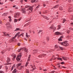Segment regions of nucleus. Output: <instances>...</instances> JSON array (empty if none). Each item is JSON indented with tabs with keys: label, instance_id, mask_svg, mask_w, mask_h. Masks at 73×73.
<instances>
[{
	"label": "nucleus",
	"instance_id": "obj_30",
	"mask_svg": "<svg viewBox=\"0 0 73 73\" xmlns=\"http://www.w3.org/2000/svg\"><path fill=\"white\" fill-rule=\"evenodd\" d=\"M66 32H67V33H68V34H69V33H70V31L69 30H67Z\"/></svg>",
	"mask_w": 73,
	"mask_h": 73
},
{
	"label": "nucleus",
	"instance_id": "obj_6",
	"mask_svg": "<svg viewBox=\"0 0 73 73\" xmlns=\"http://www.w3.org/2000/svg\"><path fill=\"white\" fill-rule=\"evenodd\" d=\"M55 34L56 35L58 36V35H62V33L59 32H56L55 33Z\"/></svg>",
	"mask_w": 73,
	"mask_h": 73
},
{
	"label": "nucleus",
	"instance_id": "obj_63",
	"mask_svg": "<svg viewBox=\"0 0 73 73\" xmlns=\"http://www.w3.org/2000/svg\"><path fill=\"white\" fill-rule=\"evenodd\" d=\"M23 1V0H21V2H22Z\"/></svg>",
	"mask_w": 73,
	"mask_h": 73
},
{
	"label": "nucleus",
	"instance_id": "obj_24",
	"mask_svg": "<svg viewBox=\"0 0 73 73\" xmlns=\"http://www.w3.org/2000/svg\"><path fill=\"white\" fill-rule=\"evenodd\" d=\"M57 59L59 60H60L61 61H62V58L58 57L57 58Z\"/></svg>",
	"mask_w": 73,
	"mask_h": 73
},
{
	"label": "nucleus",
	"instance_id": "obj_61",
	"mask_svg": "<svg viewBox=\"0 0 73 73\" xmlns=\"http://www.w3.org/2000/svg\"><path fill=\"white\" fill-rule=\"evenodd\" d=\"M23 68V66H21V68Z\"/></svg>",
	"mask_w": 73,
	"mask_h": 73
},
{
	"label": "nucleus",
	"instance_id": "obj_13",
	"mask_svg": "<svg viewBox=\"0 0 73 73\" xmlns=\"http://www.w3.org/2000/svg\"><path fill=\"white\" fill-rule=\"evenodd\" d=\"M7 63H8V62H9V61H11V59H10V58H9V57H7Z\"/></svg>",
	"mask_w": 73,
	"mask_h": 73
},
{
	"label": "nucleus",
	"instance_id": "obj_11",
	"mask_svg": "<svg viewBox=\"0 0 73 73\" xmlns=\"http://www.w3.org/2000/svg\"><path fill=\"white\" fill-rule=\"evenodd\" d=\"M31 55L30 54L29 55V57H28V58L27 59V61H30V60H31Z\"/></svg>",
	"mask_w": 73,
	"mask_h": 73
},
{
	"label": "nucleus",
	"instance_id": "obj_23",
	"mask_svg": "<svg viewBox=\"0 0 73 73\" xmlns=\"http://www.w3.org/2000/svg\"><path fill=\"white\" fill-rule=\"evenodd\" d=\"M61 26H60V25H58V29H60L61 28Z\"/></svg>",
	"mask_w": 73,
	"mask_h": 73
},
{
	"label": "nucleus",
	"instance_id": "obj_34",
	"mask_svg": "<svg viewBox=\"0 0 73 73\" xmlns=\"http://www.w3.org/2000/svg\"><path fill=\"white\" fill-rule=\"evenodd\" d=\"M59 9H60V10H61V11H62V10L63 9L62 8V7H59Z\"/></svg>",
	"mask_w": 73,
	"mask_h": 73
},
{
	"label": "nucleus",
	"instance_id": "obj_5",
	"mask_svg": "<svg viewBox=\"0 0 73 73\" xmlns=\"http://www.w3.org/2000/svg\"><path fill=\"white\" fill-rule=\"evenodd\" d=\"M3 34L4 36H7V37H10L9 35L8 34V33L6 32H3Z\"/></svg>",
	"mask_w": 73,
	"mask_h": 73
},
{
	"label": "nucleus",
	"instance_id": "obj_41",
	"mask_svg": "<svg viewBox=\"0 0 73 73\" xmlns=\"http://www.w3.org/2000/svg\"><path fill=\"white\" fill-rule=\"evenodd\" d=\"M21 49H22V48H20V49H19V50L18 51V52H20V50H21Z\"/></svg>",
	"mask_w": 73,
	"mask_h": 73
},
{
	"label": "nucleus",
	"instance_id": "obj_10",
	"mask_svg": "<svg viewBox=\"0 0 73 73\" xmlns=\"http://www.w3.org/2000/svg\"><path fill=\"white\" fill-rule=\"evenodd\" d=\"M62 58L64 60H67V58H67L66 57H65V56H63L62 57Z\"/></svg>",
	"mask_w": 73,
	"mask_h": 73
},
{
	"label": "nucleus",
	"instance_id": "obj_36",
	"mask_svg": "<svg viewBox=\"0 0 73 73\" xmlns=\"http://www.w3.org/2000/svg\"><path fill=\"white\" fill-rule=\"evenodd\" d=\"M66 21V19H63V23H64Z\"/></svg>",
	"mask_w": 73,
	"mask_h": 73
},
{
	"label": "nucleus",
	"instance_id": "obj_46",
	"mask_svg": "<svg viewBox=\"0 0 73 73\" xmlns=\"http://www.w3.org/2000/svg\"><path fill=\"white\" fill-rule=\"evenodd\" d=\"M41 43L42 44H45V42L44 41H42Z\"/></svg>",
	"mask_w": 73,
	"mask_h": 73
},
{
	"label": "nucleus",
	"instance_id": "obj_38",
	"mask_svg": "<svg viewBox=\"0 0 73 73\" xmlns=\"http://www.w3.org/2000/svg\"><path fill=\"white\" fill-rule=\"evenodd\" d=\"M21 63H19L18 64L17 66H21Z\"/></svg>",
	"mask_w": 73,
	"mask_h": 73
},
{
	"label": "nucleus",
	"instance_id": "obj_20",
	"mask_svg": "<svg viewBox=\"0 0 73 73\" xmlns=\"http://www.w3.org/2000/svg\"><path fill=\"white\" fill-rule=\"evenodd\" d=\"M20 33V32H18L17 34H16L15 35V37H16L17 35H19Z\"/></svg>",
	"mask_w": 73,
	"mask_h": 73
},
{
	"label": "nucleus",
	"instance_id": "obj_31",
	"mask_svg": "<svg viewBox=\"0 0 73 73\" xmlns=\"http://www.w3.org/2000/svg\"><path fill=\"white\" fill-rule=\"evenodd\" d=\"M58 41H62V40L61 38H60L58 39Z\"/></svg>",
	"mask_w": 73,
	"mask_h": 73
},
{
	"label": "nucleus",
	"instance_id": "obj_3",
	"mask_svg": "<svg viewBox=\"0 0 73 73\" xmlns=\"http://www.w3.org/2000/svg\"><path fill=\"white\" fill-rule=\"evenodd\" d=\"M67 42H68V41H66L64 42H61L60 43V44L61 45H62L64 46H67L68 45H67V44H66Z\"/></svg>",
	"mask_w": 73,
	"mask_h": 73
},
{
	"label": "nucleus",
	"instance_id": "obj_4",
	"mask_svg": "<svg viewBox=\"0 0 73 73\" xmlns=\"http://www.w3.org/2000/svg\"><path fill=\"white\" fill-rule=\"evenodd\" d=\"M14 15V17L15 18H18L19 16H20V13H15Z\"/></svg>",
	"mask_w": 73,
	"mask_h": 73
},
{
	"label": "nucleus",
	"instance_id": "obj_21",
	"mask_svg": "<svg viewBox=\"0 0 73 73\" xmlns=\"http://www.w3.org/2000/svg\"><path fill=\"white\" fill-rule=\"evenodd\" d=\"M28 49H27L26 48H24V50L25 52H28Z\"/></svg>",
	"mask_w": 73,
	"mask_h": 73
},
{
	"label": "nucleus",
	"instance_id": "obj_53",
	"mask_svg": "<svg viewBox=\"0 0 73 73\" xmlns=\"http://www.w3.org/2000/svg\"><path fill=\"white\" fill-rule=\"evenodd\" d=\"M62 68H66V67L64 66H62Z\"/></svg>",
	"mask_w": 73,
	"mask_h": 73
},
{
	"label": "nucleus",
	"instance_id": "obj_18",
	"mask_svg": "<svg viewBox=\"0 0 73 73\" xmlns=\"http://www.w3.org/2000/svg\"><path fill=\"white\" fill-rule=\"evenodd\" d=\"M58 48H59L60 49H61L62 50H64V48H63L62 47H61L59 46L58 47Z\"/></svg>",
	"mask_w": 73,
	"mask_h": 73
},
{
	"label": "nucleus",
	"instance_id": "obj_57",
	"mask_svg": "<svg viewBox=\"0 0 73 73\" xmlns=\"http://www.w3.org/2000/svg\"><path fill=\"white\" fill-rule=\"evenodd\" d=\"M24 39L25 40H26V41H27V38H25Z\"/></svg>",
	"mask_w": 73,
	"mask_h": 73
},
{
	"label": "nucleus",
	"instance_id": "obj_9",
	"mask_svg": "<svg viewBox=\"0 0 73 73\" xmlns=\"http://www.w3.org/2000/svg\"><path fill=\"white\" fill-rule=\"evenodd\" d=\"M69 10H68V12H72V8L71 7H69Z\"/></svg>",
	"mask_w": 73,
	"mask_h": 73
},
{
	"label": "nucleus",
	"instance_id": "obj_54",
	"mask_svg": "<svg viewBox=\"0 0 73 73\" xmlns=\"http://www.w3.org/2000/svg\"><path fill=\"white\" fill-rule=\"evenodd\" d=\"M29 32H30V33H31V32H32V31L31 30H29Z\"/></svg>",
	"mask_w": 73,
	"mask_h": 73
},
{
	"label": "nucleus",
	"instance_id": "obj_58",
	"mask_svg": "<svg viewBox=\"0 0 73 73\" xmlns=\"http://www.w3.org/2000/svg\"><path fill=\"white\" fill-rule=\"evenodd\" d=\"M43 71H44V72H46V69H44L43 70Z\"/></svg>",
	"mask_w": 73,
	"mask_h": 73
},
{
	"label": "nucleus",
	"instance_id": "obj_37",
	"mask_svg": "<svg viewBox=\"0 0 73 73\" xmlns=\"http://www.w3.org/2000/svg\"><path fill=\"white\" fill-rule=\"evenodd\" d=\"M7 13H3V16H7Z\"/></svg>",
	"mask_w": 73,
	"mask_h": 73
},
{
	"label": "nucleus",
	"instance_id": "obj_14",
	"mask_svg": "<svg viewBox=\"0 0 73 73\" xmlns=\"http://www.w3.org/2000/svg\"><path fill=\"white\" fill-rule=\"evenodd\" d=\"M23 35H24V33H22L21 34H20L19 35H18V38H19L20 37V36H22L23 37L24 36Z\"/></svg>",
	"mask_w": 73,
	"mask_h": 73
},
{
	"label": "nucleus",
	"instance_id": "obj_1",
	"mask_svg": "<svg viewBox=\"0 0 73 73\" xmlns=\"http://www.w3.org/2000/svg\"><path fill=\"white\" fill-rule=\"evenodd\" d=\"M29 6H25V8H27V11H31L32 12V10H33V8H32V7H29Z\"/></svg>",
	"mask_w": 73,
	"mask_h": 73
},
{
	"label": "nucleus",
	"instance_id": "obj_16",
	"mask_svg": "<svg viewBox=\"0 0 73 73\" xmlns=\"http://www.w3.org/2000/svg\"><path fill=\"white\" fill-rule=\"evenodd\" d=\"M2 66H3V65H1L0 66V69H1ZM0 73H4V72H3V71H0Z\"/></svg>",
	"mask_w": 73,
	"mask_h": 73
},
{
	"label": "nucleus",
	"instance_id": "obj_32",
	"mask_svg": "<svg viewBox=\"0 0 73 73\" xmlns=\"http://www.w3.org/2000/svg\"><path fill=\"white\" fill-rule=\"evenodd\" d=\"M55 48L56 49L57 48H58V46H57V45H55Z\"/></svg>",
	"mask_w": 73,
	"mask_h": 73
},
{
	"label": "nucleus",
	"instance_id": "obj_29",
	"mask_svg": "<svg viewBox=\"0 0 73 73\" xmlns=\"http://www.w3.org/2000/svg\"><path fill=\"white\" fill-rule=\"evenodd\" d=\"M42 57V54H40L38 56V57Z\"/></svg>",
	"mask_w": 73,
	"mask_h": 73
},
{
	"label": "nucleus",
	"instance_id": "obj_59",
	"mask_svg": "<svg viewBox=\"0 0 73 73\" xmlns=\"http://www.w3.org/2000/svg\"><path fill=\"white\" fill-rule=\"evenodd\" d=\"M46 19V20H49V18H47V17H46L45 18Z\"/></svg>",
	"mask_w": 73,
	"mask_h": 73
},
{
	"label": "nucleus",
	"instance_id": "obj_33",
	"mask_svg": "<svg viewBox=\"0 0 73 73\" xmlns=\"http://www.w3.org/2000/svg\"><path fill=\"white\" fill-rule=\"evenodd\" d=\"M35 68H33V69L31 70H30V71H31V72H33V71H34V70H35Z\"/></svg>",
	"mask_w": 73,
	"mask_h": 73
},
{
	"label": "nucleus",
	"instance_id": "obj_17",
	"mask_svg": "<svg viewBox=\"0 0 73 73\" xmlns=\"http://www.w3.org/2000/svg\"><path fill=\"white\" fill-rule=\"evenodd\" d=\"M59 6V5H56L55 6L53 7L54 8H58Z\"/></svg>",
	"mask_w": 73,
	"mask_h": 73
},
{
	"label": "nucleus",
	"instance_id": "obj_25",
	"mask_svg": "<svg viewBox=\"0 0 73 73\" xmlns=\"http://www.w3.org/2000/svg\"><path fill=\"white\" fill-rule=\"evenodd\" d=\"M49 39H50L49 37L48 36L47 37L46 40H47L48 41H49Z\"/></svg>",
	"mask_w": 73,
	"mask_h": 73
},
{
	"label": "nucleus",
	"instance_id": "obj_44",
	"mask_svg": "<svg viewBox=\"0 0 73 73\" xmlns=\"http://www.w3.org/2000/svg\"><path fill=\"white\" fill-rule=\"evenodd\" d=\"M69 29H70V30H72V31H73V29H72V28L70 27V28H69Z\"/></svg>",
	"mask_w": 73,
	"mask_h": 73
},
{
	"label": "nucleus",
	"instance_id": "obj_56",
	"mask_svg": "<svg viewBox=\"0 0 73 73\" xmlns=\"http://www.w3.org/2000/svg\"><path fill=\"white\" fill-rule=\"evenodd\" d=\"M16 55H15L13 57H14V58H16Z\"/></svg>",
	"mask_w": 73,
	"mask_h": 73
},
{
	"label": "nucleus",
	"instance_id": "obj_7",
	"mask_svg": "<svg viewBox=\"0 0 73 73\" xmlns=\"http://www.w3.org/2000/svg\"><path fill=\"white\" fill-rule=\"evenodd\" d=\"M21 11L23 13H25V11L26 10H25V8H24L22 9H21Z\"/></svg>",
	"mask_w": 73,
	"mask_h": 73
},
{
	"label": "nucleus",
	"instance_id": "obj_62",
	"mask_svg": "<svg viewBox=\"0 0 73 73\" xmlns=\"http://www.w3.org/2000/svg\"><path fill=\"white\" fill-rule=\"evenodd\" d=\"M71 25H73V22L71 23Z\"/></svg>",
	"mask_w": 73,
	"mask_h": 73
},
{
	"label": "nucleus",
	"instance_id": "obj_52",
	"mask_svg": "<svg viewBox=\"0 0 73 73\" xmlns=\"http://www.w3.org/2000/svg\"><path fill=\"white\" fill-rule=\"evenodd\" d=\"M12 21V19H11V18H10L9 21Z\"/></svg>",
	"mask_w": 73,
	"mask_h": 73
},
{
	"label": "nucleus",
	"instance_id": "obj_60",
	"mask_svg": "<svg viewBox=\"0 0 73 73\" xmlns=\"http://www.w3.org/2000/svg\"><path fill=\"white\" fill-rule=\"evenodd\" d=\"M2 22H1V21H0V24H2Z\"/></svg>",
	"mask_w": 73,
	"mask_h": 73
},
{
	"label": "nucleus",
	"instance_id": "obj_8",
	"mask_svg": "<svg viewBox=\"0 0 73 73\" xmlns=\"http://www.w3.org/2000/svg\"><path fill=\"white\" fill-rule=\"evenodd\" d=\"M17 72H18V71L17 70L16 68L14 70L13 72V73H17Z\"/></svg>",
	"mask_w": 73,
	"mask_h": 73
},
{
	"label": "nucleus",
	"instance_id": "obj_43",
	"mask_svg": "<svg viewBox=\"0 0 73 73\" xmlns=\"http://www.w3.org/2000/svg\"><path fill=\"white\" fill-rule=\"evenodd\" d=\"M21 19L22 18L21 17L20 18H19V19H18V20H19V21H20Z\"/></svg>",
	"mask_w": 73,
	"mask_h": 73
},
{
	"label": "nucleus",
	"instance_id": "obj_26",
	"mask_svg": "<svg viewBox=\"0 0 73 73\" xmlns=\"http://www.w3.org/2000/svg\"><path fill=\"white\" fill-rule=\"evenodd\" d=\"M26 73H29V70L27 69L26 70Z\"/></svg>",
	"mask_w": 73,
	"mask_h": 73
},
{
	"label": "nucleus",
	"instance_id": "obj_64",
	"mask_svg": "<svg viewBox=\"0 0 73 73\" xmlns=\"http://www.w3.org/2000/svg\"><path fill=\"white\" fill-rule=\"evenodd\" d=\"M71 19L73 20V16H72V18H71Z\"/></svg>",
	"mask_w": 73,
	"mask_h": 73
},
{
	"label": "nucleus",
	"instance_id": "obj_15",
	"mask_svg": "<svg viewBox=\"0 0 73 73\" xmlns=\"http://www.w3.org/2000/svg\"><path fill=\"white\" fill-rule=\"evenodd\" d=\"M37 51H36V50H34L33 51V54H35L37 53Z\"/></svg>",
	"mask_w": 73,
	"mask_h": 73
},
{
	"label": "nucleus",
	"instance_id": "obj_35",
	"mask_svg": "<svg viewBox=\"0 0 73 73\" xmlns=\"http://www.w3.org/2000/svg\"><path fill=\"white\" fill-rule=\"evenodd\" d=\"M1 53L2 54H3V53H5V50H3L1 52Z\"/></svg>",
	"mask_w": 73,
	"mask_h": 73
},
{
	"label": "nucleus",
	"instance_id": "obj_49",
	"mask_svg": "<svg viewBox=\"0 0 73 73\" xmlns=\"http://www.w3.org/2000/svg\"><path fill=\"white\" fill-rule=\"evenodd\" d=\"M64 62H62L61 63V64H64Z\"/></svg>",
	"mask_w": 73,
	"mask_h": 73
},
{
	"label": "nucleus",
	"instance_id": "obj_27",
	"mask_svg": "<svg viewBox=\"0 0 73 73\" xmlns=\"http://www.w3.org/2000/svg\"><path fill=\"white\" fill-rule=\"evenodd\" d=\"M17 20H18V19H14V23H16L17 21Z\"/></svg>",
	"mask_w": 73,
	"mask_h": 73
},
{
	"label": "nucleus",
	"instance_id": "obj_19",
	"mask_svg": "<svg viewBox=\"0 0 73 73\" xmlns=\"http://www.w3.org/2000/svg\"><path fill=\"white\" fill-rule=\"evenodd\" d=\"M30 37V36L29 35H28V33H26V37L27 38H28V37Z\"/></svg>",
	"mask_w": 73,
	"mask_h": 73
},
{
	"label": "nucleus",
	"instance_id": "obj_28",
	"mask_svg": "<svg viewBox=\"0 0 73 73\" xmlns=\"http://www.w3.org/2000/svg\"><path fill=\"white\" fill-rule=\"evenodd\" d=\"M15 67V65H13V66L11 67V70H12L13 69V68Z\"/></svg>",
	"mask_w": 73,
	"mask_h": 73
},
{
	"label": "nucleus",
	"instance_id": "obj_22",
	"mask_svg": "<svg viewBox=\"0 0 73 73\" xmlns=\"http://www.w3.org/2000/svg\"><path fill=\"white\" fill-rule=\"evenodd\" d=\"M20 29H19V28H16V29L15 30V31H20Z\"/></svg>",
	"mask_w": 73,
	"mask_h": 73
},
{
	"label": "nucleus",
	"instance_id": "obj_47",
	"mask_svg": "<svg viewBox=\"0 0 73 73\" xmlns=\"http://www.w3.org/2000/svg\"><path fill=\"white\" fill-rule=\"evenodd\" d=\"M17 45L18 46H20V45H21V44L20 43H18L17 44Z\"/></svg>",
	"mask_w": 73,
	"mask_h": 73
},
{
	"label": "nucleus",
	"instance_id": "obj_42",
	"mask_svg": "<svg viewBox=\"0 0 73 73\" xmlns=\"http://www.w3.org/2000/svg\"><path fill=\"white\" fill-rule=\"evenodd\" d=\"M60 38L61 39L62 38H64V36H63V35H62L60 37Z\"/></svg>",
	"mask_w": 73,
	"mask_h": 73
},
{
	"label": "nucleus",
	"instance_id": "obj_12",
	"mask_svg": "<svg viewBox=\"0 0 73 73\" xmlns=\"http://www.w3.org/2000/svg\"><path fill=\"white\" fill-rule=\"evenodd\" d=\"M49 28H50L51 29H53L54 30V29H56V28L55 27H53V26H51V27H50Z\"/></svg>",
	"mask_w": 73,
	"mask_h": 73
},
{
	"label": "nucleus",
	"instance_id": "obj_51",
	"mask_svg": "<svg viewBox=\"0 0 73 73\" xmlns=\"http://www.w3.org/2000/svg\"><path fill=\"white\" fill-rule=\"evenodd\" d=\"M5 68H6V69L7 70L8 69V67H7V66H5Z\"/></svg>",
	"mask_w": 73,
	"mask_h": 73
},
{
	"label": "nucleus",
	"instance_id": "obj_39",
	"mask_svg": "<svg viewBox=\"0 0 73 73\" xmlns=\"http://www.w3.org/2000/svg\"><path fill=\"white\" fill-rule=\"evenodd\" d=\"M42 56H44H44H46V54H42Z\"/></svg>",
	"mask_w": 73,
	"mask_h": 73
},
{
	"label": "nucleus",
	"instance_id": "obj_50",
	"mask_svg": "<svg viewBox=\"0 0 73 73\" xmlns=\"http://www.w3.org/2000/svg\"><path fill=\"white\" fill-rule=\"evenodd\" d=\"M31 3H34V1L33 0H31Z\"/></svg>",
	"mask_w": 73,
	"mask_h": 73
},
{
	"label": "nucleus",
	"instance_id": "obj_48",
	"mask_svg": "<svg viewBox=\"0 0 73 73\" xmlns=\"http://www.w3.org/2000/svg\"><path fill=\"white\" fill-rule=\"evenodd\" d=\"M9 23H7L6 24V25H9Z\"/></svg>",
	"mask_w": 73,
	"mask_h": 73
},
{
	"label": "nucleus",
	"instance_id": "obj_45",
	"mask_svg": "<svg viewBox=\"0 0 73 73\" xmlns=\"http://www.w3.org/2000/svg\"><path fill=\"white\" fill-rule=\"evenodd\" d=\"M54 72H55V71H52L50 72L49 73H54Z\"/></svg>",
	"mask_w": 73,
	"mask_h": 73
},
{
	"label": "nucleus",
	"instance_id": "obj_40",
	"mask_svg": "<svg viewBox=\"0 0 73 73\" xmlns=\"http://www.w3.org/2000/svg\"><path fill=\"white\" fill-rule=\"evenodd\" d=\"M41 32H42V31L41 30V31H39L38 32V33H41Z\"/></svg>",
	"mask_w": 73,
	"mask_h": 73
},
{
	"label": "nucleus",
	"instance_id": "obj_55",
	"mask_svg": "<svg viewBox=\"0 0 73 73\" xmlns=\"http://www.w3.org/2000/svg\"><path fill=\"white\" fill-rule=\"evenodd\" d=\"M43 6H44V7H45V6H46V5H45V4H43Z\"/></svg>",
	"mask_w": 73,
	"mask_h": 73
},
{
	"label": "nucleus",
	"instance_id": "obj_2",
	"mask_svg": "<svg viewBox=\"0 0 73 73\" xmlns=\"http://www.w3.org/2000/svg\"><path fill=\"white\" fill-rule=\"evenodd\" d=\"M22 56H21V54H19L17 56L16 58V60L17 61H20V59H21V57Z\"/></svg>",
	"mask_w": 73,
	"mask_h": 73
}]
</instances>
